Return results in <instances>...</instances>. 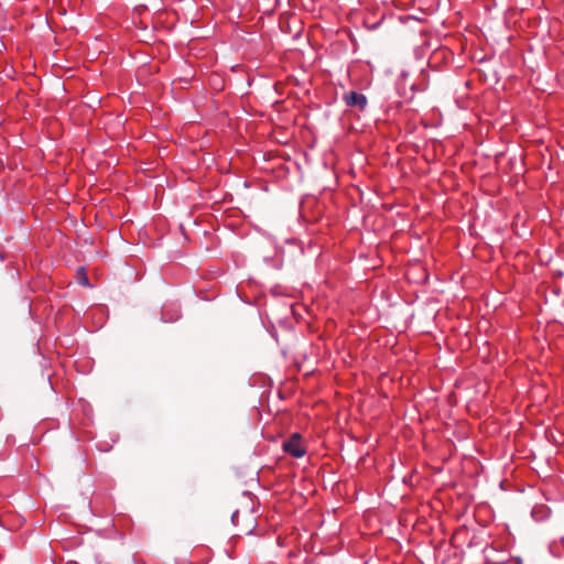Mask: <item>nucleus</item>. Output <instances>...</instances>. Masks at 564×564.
<instances>
[{
    "label": "nucleus",
    "mask_w": 564,
    "mask_h": 564,
    "mask_svg": "<svg viewBox=\"0 0 564 564\" xmlns=\"http://www.w3.org/2000/svg\"><path fill=\"white\" fill-rule=\"evenodd\" d=\"M412 0H393L394 6L397 7H406L411 4Z\"/></svg>",
    "instance_id": "20e7f679"
},
{
    "label": "nucleus",
    "mask_w": 564,
    "mask_h": 564,
    "mask_svg": "<svg viewBox=\"0 0 564 564\" xmlns=\"http://www.w3.org/2000/svg\"><path fill=\"white\" fill-rule=\"evenodd\" d=\"M236 517H237V512H235V513L232 514V521H235Z\"/></svg>",
    "instance_id": "39448f33"
},
{
    "label": "nucleus",
    "mask_w": 564,
    "mask_h": 564,
    "mask_svg": "<svg viewBox=\"0 0 564 564\" xmlns=\"http://www.w3.org/2000/svg\"><path fill=\"white\" fill-rule=\"evenodd\" d=\"M344 99L348 106H355L360 109H364L367 105L366 97L362 94H358L356 91H349L345 94Z\"/></svg>",
    "instance_id": "f03ea898"
},
{
    "label": "nucleus",
    "mask_w": 564,
    "mask_h": 564,
    "mask_svg": "<svg viewBox=\"0 0 564 564\" xmlns=\"http://www.w3.org/2000/svg\"><path fill=\"white\" fill-rule=\"evenodd\" d=\"M76 275H77V280H78L79 284H82L83 286H89V280H88L87 273L83 267L77 269Z\"/></svg>",
    "instance_id": "7ed1b4c3"
},
{
    "label": "nucleus",
    "mask_w": 564,
    "mask_h": 564,
    "mask_svg": "<svg viewBox=\"0 0 564 564\" xmlns=\"http://www.w3.org/2000/svg\"><path fill=\"white\" fill-rule=\"evenodd\" d=\"M283 449L294 457H302L305 454L301 445L300 434H293L292 437L283 443Z\"/></svg>",
    "instance_id": "f257e3e1"
}]
</instances>
